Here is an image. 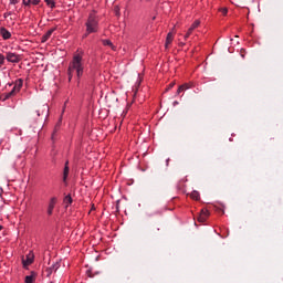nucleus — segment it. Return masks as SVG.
<instances>
[{
    "label": "nucleus",
    "instance_id": "nucleus-1",
    "mask_svg": "<svg viewBox=\"0 0 283 283\" xmlns=\"http://www.w3.org/2000/svg\"><path fill=\"white\" fill-rule=\"evenodd\" d=\"M85 51L83 49H77L76 52L73 54L71 62L69 63L67 74L69 81H72V77L75 75L77 78L83 76L85 72Z\"/></svg>",
    "mask_w": 283,
    "mask_h": 283
},
{
    "label": "nucleus",
    "instance_id": "nucleus-2",
    "mask_svg": "<svg viewBox=\"0 0 283 283\" xmlns=\"http://www.w3.org/2000/svg\"><path fill=\"white\" fill-rule=\"evenodd\" d=\"M101 18L95 10L91 11L85 22L86 34H96L99 30Z\"/></svg>",
    "mask_w": 283,
    "mask_h": 283
},
{
    "label": "nucleus",
    "instance_id": "nucleus-3",
    "mask_svg": "<svg viewBox=\"0 0 283 283\" xmlns=\"http://www.w3.org/2000/svg\"><path fill=\"white\" fill-rule=\"evenodd\" d=\"M22 87L23 81L21 78L15 80L12 90L8 93H3L2 95H0V101H8L12 98V96H17V94L21 92Z\"/></svg>",
    "mask_w": 283,
    "mask_h": 283
},
{
    "label": "nucleus",
    "instance_id": "nucleus-4",
    "mask_svg": "<svg viewBox=\"0 0 283 283\" xmlns=\"http://www.w3.org/2000/svg\"><path fill=\"white\" fill-rule=\"evenodd\" d=\"M34 262V252L30 251L25 256L22 258V264L24 269H28L30 264Z\"/></svg>",
    "mask_w": 283,
    "mask_h": 283
},
{
    "label": "nucleus",
    "instance_id": "nucleus-5",
    "mask_svg": "<svg viewBox=\"0 0 283 283\" xmlns=\"http://www.w3.org/2000/svg\"><path fill=\"white\" fill-rule=\"evenodd\" d=\"M174 39H176V32L172 29V31L168 32L166 36L165 50H169V48H171V43H174Z\"/></svg>",
    "mask_w": 283,
    "mask_h": 283
},
{
    "label": "nucleus",
    "instance_id": "nucleus-6",
    "mask_svg": "<svg viewBox=\"0 0 283 283\" xmlns=\"http://www.w3.org/2000/svg\"><path fill=\"white\" fill-rule=\"evenodd\" d=\"M6 59L9 63H19L21 61V55L12 52H8Z\"/></svg>",
    "mask_w": 283,
    "mask_h": 283
},
{
    "label": "nucleus",
    "instance_id": "nucleus-7",
    "mask_svg": "<svg viewBox=\"0 0 283 283\" xmlns=\"http://www.w3.org/2000/svg\"><path fill=\"white\" fill-rule=\"evenodd\" d=\"M193 87H196V84H193V82L185 83L178 87L177 95H180L182 94V92H187V90H191Z\"/></svg>",
    "mask_w": 283,
    "mask_h": 283
},
{
    "label": "nucleus",
    "instance_id": "nucleus-8",
    "mask_svg": "<svg viewBox=\"0 0 283 283\" xmlns=\"http://www.w3.org/2000/svg\"><path fill=\"white\" fill-rule=\"evenodd\" d=\"M209 210L208 209H202L199 213L198 217V222H207V220L209 219Z\"/></svg>",
    "mask_w": 283,
    "mask_h": 283
},
{
    "label": "nucleus",
    "instance_id": "nucleus-9",
    "mask_svg": "<svg viewBox=\"0 0 283 283\" xmlns=\"http://www.w3.org/2000/svg\"><path fill=\"white\" fill-rule=\"evenodd\" d=\"M0 36H2L3 41H8L9 39H12V33L2 27L0 28Z\"/></svg>",
    "mask_w": 283,
    "mask_h": 283
},
{
    "label": "nucleus",
    "instance_id": "nucleus-10",
    "mask_svg": "<svg viewBox=\"0 0 283 283\" xmlns=\"http://www.w3.org/2000/svg\"><path fill=\"white\" fill-rule=\"evenodd\" d=\"M54 207H56V198H51L50 202H49V207H48V214L52 216L53 211H54Z\"/></svg>",
    "mask_w": 283,
    "mask_h": 283
},
{
    "label": "nucleus",
    "instance_id": "nucleus-11",
    "mask_svg": "<svg viewBox=\"0 0 283 283\" xmlns=\"http://www.w3.org/2000/svg\"><path fill=\"white\" fill-rule=\"evenodd\" d=\"M54 32H56V28H52L50 29L41 39L42 43H45L46 41L50 40V36H52V34H54Z\"/></svg>",
    "mask_w": 283,
    "mask_h": 283
},
{
    "label": "nucleus",
    "instance_id": "nucleus-12",
    "mask_svg": "<svg viewBox=\"0 0 283 283\" xmlns=\"http://www.w3.org/2000/svg\"><path fill=\"white\" fill-rule=\"evenodd\" d=\"M67 176H70V161H66L63 170V182H67Z\"/></svg>",
    "mask_w": 283,
    "mask_h": 283
},
{
    "label": "nucleus",
    "instance_id": "nucleus-13",
    "mask_svg": "<svg viewBox=\"0 0 283 283\" xmlns=\"http://www.w3.org/2000/svg\"><path fill=\"white\" fill-rule=\"evenodd\" d=\"M56 271H59V263H55L51 268L46 269L48 275H52V273H56Z\"/></svg>",
    "mask_w": 283,
    "mask_h": 283
},
{
    "label": "nucleus",
    "instance_id": "nucleus-14",
    "mask_svg": "<svg viewBox=\"0 0 283 283\" xmlns=\"http://www.w3.org/2000/svg\"><path fill=\"white\" fill-rule=\"evenodd\" d=\"M197 28H200V20H195L188 30L193 32V30H197Z\"/></svg>",
    "mask_w": 283,
    "mask_h": 283
},
{
    "label": "nucleus",
    "instance_id": "nucleus-15",
    "mask_svg": "<svg viewBox=\"0 0 283 283\" xmlns=\"http://www.w3.org/2000/svg\"><path fill=\"white\" fill-rule=\"evenodd\" d=\"M190 198L191 200H200V192H198V190H193L191 193H190Z\"/></svg>",
    "mask_w": 283,
    "mask_h": 283
},
{
    "label": "nucleus",
    "instance_id": "nucleus-16",
    "mask_svg": "<svg viewBox=\"0 0 283 283\" xmlns=\"http://www.w3.org/2000/svg\"><path fill=\"white\" fill-rule=\"evenodd\" d=\"M44 3L51 9L56 8V2L54 0H44Z\"/></svg>",
    "mask_w": 283,
    "mask_h": 283
},
{
    "label": "nucleus",
    "instance_id": "nucleus-17",
    "mask_svg": "<svg viewBox=\"0 0 283 283\" xmlns=\"http://www.w3.org/2000/svg\"><path fill=\"white\" fill-rule=\"evenodd\" d=\"M218 12H220L222 17H227V14H229V9L226 7H221L218 9Z\"/></svg>",
    "mask_w": 283,
    "mask_h": 283
},
{
    "label": "nucleus",
    "instance_id": "nucleus-18",
    "mask_svg": "<svg viewBox=\"0 0 283 283\" xmlns=\"http://www.w3.org/2000/svg\"><path fill=\"white\" fill-rule=\"evenodd\" d=\"M34 280H35L34 275L31 274V275L25 276L24 282L25 283H34Z\"/></svg>",
    "mask_w": 283,
    "mask_h": 283
},
{
    "label": "nucleus",
    "instance_id": "nucleus-19",
    "mask_svg": "<svg viewBox=\"0 0 283 283\" xmlns=\"http://www.w3.org/2000/svg\"><path fill=\"white\" fill-rule=\"evenodd\" d=\"M103 45H109V48H112V50H115L114 44L109 40H103Z\"/></svg>",
    "mask_w": 283,
    "mask_h": 283
},
{
    "label": "nucleus",
    "instance_id": "nucleus-20",
    "mask_svg": "<svg viewBox=\"0 0 283 283\" xmlns=\"http://www.w3.org/2000/svg\"><path fill=\"white\" fill-rule=\"evenodd\" d=\"M214 210L218 212V213H224V207L223 206H213Z\"/></svg>",
    "mask_w": 283,
    "mask_h": 283
},
{
    "label": "nucleus",
    "instance_id": "nucleus-21",
    "mask_svg": "<svg viewBox=\"0 0 283 283\" xmlns=\"http://www.w3.org/2000/svg\"><path fill=\"white\" fill-rule=\"evenodd\" d=\"M6 65V55L0 53V67H3Z\"/></svg>",
    "mask_w": 283,
    "mask_h": 283
},
{
    "label": "nucleus",
    "instance_id": "nucleus-22",
    "mask_svg": "<svg viewBox=\"0 0 283 283\" xmlns=\"http://www.w3.org/2000/svg\"><path fill=\"white\" fill-rule=\"evenodd\" d=\"M64 202L66 203V207L70 206V205H72V197H71V196H66V197L64 198Z\"/></svg>",
    "mask_w": 283,
    "mask_h": 283
},
{
    "label": "nucleus",
    "instance_id": "nucleus-23",
    "mask_svg": "<svg viewBox=\"0 0 283 283\" xmlns=\"http://www.w3.org/2000/svg\"><path fill=\"white\" fill-rule=\"evenodd\" d=\"M191 34H193V32L188 29L187 33L184 36L185 41H187V39H189Z\"/></svg>",
    "mask_w": 283,
    "mask_h": 283
},
{
    "label": "nucleus",
    "instance_id": "nucleus-24",
    "mask_svg": "<svg viewBox=\"0 0 283 283\" xmlns=\"http://www.w3.org/2000/svg\"><path fill=\"white\" fill-rule=\"evenodd\" d=\"M23 6H30L32 3V0H22Z\"/></svg>",
    "mask_w": 283,
    "mask_h": 283
},
{
    "label": "nucleus",
    "instance_id": "nucleus-25",
    "mask_svg": "<svg viewBox=\"0 0 283 283\" xmlns=\"http://www.w3.org/2000/svg\"><path fill=\"white\" fill-rule=\"evenodd\" d=\"M32 6H39L41 3V0H31Z\"/></svg>",
    "mask_w": 283,
    "mask_h": 283
},
{
    "label": "nucleus",
    "instance_id": "nucleus-26",
    "mask_svg": "<svg viewBox=\"0 0 283 283\" xmlns=\"http://www.w3.org/2000/svg\"><path fill=\"white\" fill-rule=\"evenodd\" d=\"M178 45H179V48H185V45H187V43H185V42L178 40Z\"/></svg>",
    "mask_w": 283,
    "mask_h": 283
},
{
    "label": "nucleus",
    "instance_id": "nucleus-27",
    "mask_svg": "<svg viewBox=\"0 0 283 283\" xmlns=\"http://www.w3.org/2000/svg\"><path fill=\"white\" fill-rule=\"evenodd\" d=\"M9 1H10L11 6H17V3H19V1H21V0H9Z\"/></svg>",
    "mask_w": 283,
    "mask_h": 283
},
{
    "label": "nucleus",
    "instance_id": "nucleus-28",
    "mask_svg": "<svg viewBox=\"0 0 283 283\" xmlns=\"http://www.w3.org/2000/svg\"><path fill=\"white\" fill-rule=\"evenodd\" d=\"M175 85H176V82H171V83L168 85L167 90L174 88Z\"/></svg>",
    "mask_w": 283,
    "mask_h": 283
},
{
    "label": "nucleus",
    "instance_id": "nucleus-29",
    "mask_svg": "<svg viewBox=\"0 0 283 283\" xmlns=\"http://www.w3.org/2000/svg\"><path fill=\"white\" fill-rule=\"evenodd\" d=\"M0 231H3V226H0Z\"/></svg>",
    "mask_w": 283,
    "mask_h": 283
},
{
    "label": "nucleus",
    "instance_id": "nucleus-30",
    "mask_svg": "<svg viewBox=\"0 0 283 283\" xmlns=\"http://www.w3.org/2000/svg\"><path fill=\"white\" fill-rule=\"evenodd\" d=\"M38 116H41V113L38 111Z\"/></svg>",
    "mask_w": 283,
    "mask_h": 283
},
{
    "label": "nucleus",
    "instance_id": "nucleus-31",
    "mask_svg": "<svg viewBox=\"0 0 283 283\" xmlns=\"http://www.w3.org/2000/svg\"><path fill=\"white\" fill-rule=\"evenodd\" d=\"M8 17V13H4V18Z\"/></svg>",
    "mask_w": 283,
    "mask_h": 283
}]
</instances>
